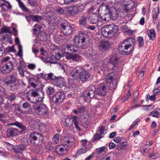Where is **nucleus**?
Segmentation results:
<instances>
[{"mask_svg": "<svg viewBox=\"0 0 160 160\" xmlns=\"http://www.w3.org/2000/svg\"><path fill=\"white\" fill-rule=\"evenodd\" d=\"M48 80H52L54 81L56 80L57 78L55 76L53 73H50L48 74Z\"/></svg>", "mask_w": 160, "mask_h": 160, "instance_id": "obj_48", "label": "nucleus"}, {"mask_svg": "<svg viewBox=\"0 0 160 160\" xmlns=\"http://www.w3.org/2000/svg\"><path fill=\"white\" fill-rule=\"evenodd\" d=\"M78 109L80 113H83L85 111V108L83 106H78Z\"/></svg>", "mask_w": 160, "mask_h": 160, "instance_id": "obj_55", "label": "nucleus"}, {"mask_svg": "<svg viewBox=\"0 0 160 160\" xmlns=\"http://www.w3.org/2000/svg\"><path fill=\"white\" fill-rule=\"evenodd\" d=\"M127 145V143L124 144H122L118 145L117 146V148L118 150H124L126 148V146Z\"/></svg>", "mask_w": 160, "mask_h": 160, "instance_id": "obj_49", "label": "nucleus"}, {"mask_svg": "<svg viewBox=\"0 0 160 160\" xmlns=\"http://www.w3.org/2000/svg\"><path fill=\"white\" fill-rule=\"evenodd\" d=\"M40 39L42 41H45L47 39V35L44 32H42L41 33Z\"/></svg>", "mask_w": 160, "mask_h": 160, "instance_id": "obj_45", "label": "nucleus"}, {"mask_svg": "<svg viewBox=\"0 0 160 160\" xmlns=\"http://www.w3.org/2000/svg\"><path fill=\"white\" fill-rule=\"evenodd\" d=\"M158 154L157 153H151L149 155V158H151L152 159H155L159 157V156L158 155Z\"/></svg>", "mask_w": 160, "mask_h": 160, "instance_id": "obj_54", "label": "nucleus"}, {"mask_svg": "<svg viewBox=\"0 0 160 160\" xmlns=\"http://www.w3.org/2000/svg\"><path fill=\"white\" fill-rule=\"evenodd\" d=\"M139 94V92L138 91H135L133 94V102H134V101H135L136 100V99L138 98V97Z\"/></svg>", "mask_w": 160, "mask_h": 160, "instance_id": "obj_57", "label": "nucleus"}, {"mask_svg": "<svg viewBox=\"0 0 160 160\" xmlns=\"http://www.w3.org/2000/svg\"><path fill=\"white\" fill-rule=\"evenodd\" d=\"M79 22L81 25H85L86 23V18L85 16L83 15L80 18Z\"/></svg>", "mask_w": 160, "mask_h": 160, "instance_id": "obj_39", "label": "nucleus"}, {"mask_svg": "<svg viewBox=\"0 0 160 160\" xmlns=\"http://www.w3.org/2000/svg\"><path fill=\"white\" fill-rule=\"evenodd\" d=\"M95 87L93 85H91L84 92V95L88 98H92L95 95Z\"/></svg>", "mask_w": 160, "mask_h": 160, "instance_id": "obj_15", "label": "nucleus"}, {"mask_svg": "<svg viewBox=\"0 0 160 160\" xmlns=\"http://www.w3.org/2000/svg\"><path fill=\"white\" fill-rule=\"evenodd\" d=\"M52 140L54 143H58L59 142V135L58 134H56L53 137Z\"/></svg>", "mask_w": 160, "mask_h": 160, "instance_id": "obj_43", "label": "nucleus"}, {"mask_svg": "<svg viewBox=\"0 0 160 160\" xmlns=\"http://www.w3.org/2000/svg\"><path fill=\"white\" fill-rule=\"evenodd\" d=\"M55 60L54 56L52 55L48 56L46 59V61L47 62L50 63H56L57 62Z\"/></svg>", "mask_w": 160, "mask_h": 160, "instance_id": "obj_27", "label": "nucleus"}, {"mask_svg": "<svg viewBox=\"0 0 160 160\" xmlns=\"http://www.w3.org/2000/svg\"><path fill=\"white\" fill-rule=\"evenodd\" d=\"M98 15L96 13H92L90 14L88 18V21L90 23L97 24L98 22Z\"/></svg>", "mask_w": 160, "mask_h": 160, "instance_id": "obj_20", "label": "nucleus"}, {"mask_svg": "<svg viewBox=\"0 0 160 160\" xmlns=\"http://www.w3.org/2000/svg\"><path fill=\"white\" fill-rule=\"evenodd\" d=\"M60 26L64 35H68L72 33V27L65 19H62L61 20Z\"/></svg>", "mask_w": 160, "mask_h": 160, "instance_id": "obj_6", "label": "nucleus"}, {"mask_svg": "<svg viewBox=\"0 0 160 160\" xmlns=\"http://www.w3.org/2000/svg\"><path fill=\"white\" fill-rule=\"evenodd\" d=\"M131 44L129 43H126L125 41L119 45L118 47V49L119 52L122 54L128 55L131 53L133 51V50H130L129 52H126L124 50H127L129 47H130Z\"/></svg>", "mask_w": 160, "mask_h": 160, "instance_id": "obj_12", "label": "nucleus"}, {"mask_svg": "<svg viewBox=\"0 0 160 160\" xmlns=\"http://www.w3.org/2000/svg\"><path fill=\"white\" fill-rule=\"evenodd\" d=\"M57 12L60 14H63L64 12V10L61 8L58 7L56 9Z\"/></svg>", "mask_w": 160, "mask_h": 160, "instance_id": "obj_61", "label": "nucleus"}, {"mask_svg": "<svg viewBox=\"0 0 160 160\" xmlns=\"http://www.w3.org/2000/svg\"><path fill=\"white\" fill-rule=\"evenodd\" d=\"M28 121L30 125L32 126L34 128L36 127L37 122L33 118L29 119L28 120Z\"/></svg>", "mask_w": 160, "mask_h": 160, "instance_id": "obj_41", "label": "nucleus"}, {"mask_svg": "<svg viewBox=\"0 0 160 160\" xmlns=\"http://www.w3.org/2000/svg\"><path fill=\"white\" fill-rule=\"evenodd\" d=\"M13 65L11 61L2 64L1 66V71L3 74L9 73L13 69Z\"/></svg>", "mask_w": 160, "mask_h": 160, "instance_id": "obj_11", "label": "nucleus"}, {"mask_svg": "<svg viewBox=\"0 0 160 160\" xmlns=\"http://www.w3.org/2000/svg\"><path fill=\"white\" fill-rule=\"evenodd\" d=\"M109 62L112 64L113 67L112 69V70L118 71V68L115 66L118 63V59L116 56H112L109 60ZM114 73H111L108 74L106 78V82L107 84H109V87L111 90H112L116 88L117 86V79L119 77V74L117 72Z\"/></svg>", "mask_w": 160, "mask_h": 160, "instance_id": "obj_1", "label": "nucleus"}, {"mask_svg": "<svg viewBox=\"0 0 160 160\" xmlns=\"http://www.w3.org/2000/svg\"><path fill=\"white\" fill-rule=\"evenodd\" d=\"M18 51V56L21 57L22 56V47L21 45H19Z\"/></svg>", "mask_w": 160, "mask_h": 160, "instance_id": "obj_52", "label": "nucleus"}, {"mask_svg": "<svg viewBox=\"0 0 160 160\" xmlns=\"http://www.w3.org/2000/svg\"><path fill=\"white\" fill-rule=\"evenodd\" d=\"M26 18H31L32 21L39 22L42 20V17L41 16L38 15H29V16L26 17Z\"/></svg>", "mask_w": 160, "mask_h": 160, "instance_id": "obj_24", "label": "nucleus"}, {"mask_svg": "<svg viewBox=\"0 0 160 160\" xmlns=\"http://www.w3.org/2000/svg\"><path fill=\"white\" fill-rule=\"evenodd\" d=\"M65 125L68 127H70L72 126L73 123L77 130L78 131L81 130V128L79 126V123L78 122V118L77 116L72 117L71 118H67L65 119Z\"/></svg>", "mask_w": 160, "mask_h": 160, "instance_id": "obj_8", "label": "nucleus"}, {"mask_svg": "<svg viewBox=\"0 0 160 160\" xmlns=\"http://www.w3.org/2000/svg\"><path fill=\"white\" fill-rule=\"evenodd\" d=\"M126 43H128L131 44L130 47H131L132 44H134L135 42V40L134 39L132 38H127L124 41Z\"/></svg>", "mask_w": 160, "mask_h": 160, "instance_id": "obj_38", "label": "nucleus"}, {"mask_svg": "<svg viewBox=\"0 0 160 160\" xmlns=\"http://www.w3.org/2000/svg\"><path fill=\"white\" fill-rule=\"evenodd\" d=\"M152 115V116L154 117H156L157 118H158L160 114L156 110L153 111V112H151V114H150V115Z\"/></svg>", "mask_w": 160, "mask_h": 160, "instance_id": "obj_44", "label": "nucleus"}, {"mask_svg": "<svg viewBox=\"0 0 160 160\" xmlns=\"http://www.w3.org/2000/svg\"><path fill=\"white\" fill-rule=\"evenodd\" d=\"M54 92V89L53 88L51 87H48L46 90V92L48 95H51L53 94Z\"/></svg>", "mask_w": 160, "mask_h": 160, "instance_id": "obj_36", "label": "nucleus"}, {"mask_svg": "<svg viewBox=\"0 0 160 160\" xmlns=\"http://www.w3.org/2000/svg\"><path fill=\"white\" fill-rule=\"evenodd\" d=\"M29 82L31 87H33L36 90L39 89V86L38 84L36 83V81L34 78H32L29 79Z\"/></svg>", "mask_w": 160, "mask_h": 160, "instance_id": "obj_26", "label": "nucleus"}, {"mask_svg": "<svg viewBox=\"0 0 160 160\" xmlns=\"http://www.w3.org/2000/svg\"><path fill=\"white\" fill-rule=\"evenodd\" d=\"M97 52L92 48H90L89 50L84 53V55L88 58H91L94 57H96Z\"/></svg>", "mask_w": 160, "mask_h": 160, "instance_id": "obj_23", "label": "nucleus"}, {"mask_svg": "<svg viewBox=\"0 0 160 160\" xmlns=\"http://www.w3.org/2000/svg\"><path fill=\"white\" fill-rule=\"evenodd\" d=\"M19 6L21 10L25 12H30V10L26 7L24 4L20 0H18Z\"/></svg>", "mask_w": 160, "mask_h": 160, "instance_id": "obj_25", "label": "nucleus"}, {"mask_svg": "<svg viewBox=\"0 0 160 160\" xmlns=\"http://www.w3.org/2000/svg\"><path fill=\"white\" fill-rule=\"evenodd\" d=\"M105 126H102L100 129L99 130V132L101 134H102L105 131Z\"/></svg>", "mask_w": 160, "mask_h": 160, "instance_id": "obj_63", "label": "nucleus"}, {"mask_svg": "<svg viewBox=\"0 0 160 160\" xmlns=\"http://www.w3.org/2000/svg\"><path fill=\"white\" fill-rule=\"evenodd\" d=\"M75 47L74 45V43L73 45L71 44H68V53L76 52L77 50L74 49Z\"/></svg>", "mask_w": 160, "mask_h": 160, "instance_id": "obj_32", "label": "nucleus"}, {"mask_svg": "<svg viewBox=\"0 0 160 160\" xmlns=\"http://www.w3.org/2000/svg\"><path fill=\"white\" fill-rule=\"evenodd\" d=\"M118 31V27L114 24L106 25L101 29V33L105 37H113Z\"/></svg>", "mask_w": 160, "mask_h": 160, "instance_id": "obj_5", "label": "nucleus"}, {"mask_svg": "<svg viewBox=\"0 0 160 160\" xmlns=\"http://www.w3.org/2000/svg\"><path fill=\"white\" fill-rule=\"evenodd\" d=\"M159 12V9L158 8H154L152 12L153 17L154 18H157Z\"/></svg>", "mask_w": 160, "mask_h": 160, "instance_id": "obj_37", "label": "nucleus"}, {"mask_svg": "<svg viewBox=\"0 0 160 160\" xmlns=\"http://www.w3.org/2000/svg\"><path fill=\"white\" fill-rule=\"evenodd\" d=\"M27 68L29 69L33 70L36 68V66L34 63H30L27 66Z\"/></svg>", "mask_w": 160, "mask_h": 160, "instance_id": "obj_51", "label": "nucleus"}, {"mask_svg": "<svg viewBox=\"0 0 160 160\" xmlns=\"http://www.w3.org/2000/svg\"><path fill=\"white\" fill-rule=\"evenodd\" d=\"M43 97L38 98L32 96H27L26 99L27 100L29 101L30 103L35 104L38 102H41L43 101Z\"/></svg>", "mask_w": 160, "mask_h": 160, "instance_id": "obj_19", "label": "nucleus"}, {"mask_svg": "<svg viewBox=\"0 0 160 160\" xmlns=\"http://www.w3.org/2000/svg\"><path fill=\"white\" fill-rule=\"evenodd\" d=\"M22 107L23 108L25 109L30 108H31L30 105L27 102H26L23 103Z\"/></svg>", "mask_w": 160, "mask_h": 160, "instance_id": "obj_58", "label": "nucleus"}, {"mask_svg": "<svg viewBox=\"0 0 160 160\" xmlns=\"http://www.w3.org/2000/svg\"><path fill=\"white\" fill-rule=\"evenodd\" d=\"M138 42L139 43V47H141L143 44L144 41L143 38L142 37H140L138 38Z\"/></svg>", "mask_w": 160, "mask_h": 160, "instance_id": "obj_46", "label": "nucleus"}, {"mask_svg": "<svg viewBox=\"0 0 160 160\" xmlns=\"http://www.w3.org/2000/svg\"><path fill=\"white\" fill-rule=\"evenodd\" d=\"M1 32L4 33H10V28L5 26L1 29Z\"/></svg>", "mask_w": 160, "mask_h": 160, "instance_id": "obj_40", "label": "nucleus"}, {"mask_svg": "<svg viewBox=\"0 0 160 160\" xmlns=\"http://www.w3.org/2000/svg\"><path fill=\"white\" fill-rule=\"evenodd\" d=\"M11 125H15L23 131L26 130V127L22 123L18 122H14L12 123Z\"/></svg>", "mask_w": 160, "mask_h": 160, "instance_id": "obj_31", "label": "nucleus"}, {"mask_svg": "<svg viewBox=\"0 0 160 160\" xmlns=\"http://www.w3.org/2000/svg\"><path fill=\"white\" fill-rule=\"evenodd\" d=\"M88 40V36L86 34L80 33L74 38V45L76 47L85 49L88 46L87 42Z\"/></svg>", "mask_w": 160, "mask_h": 160, "instance_id": "obj_4", "label": "nucleus"}, {"mask_svg": "<svg viewBox=\"0 0 160 160\" xmlns=\"http://www.w3.org/2000/svg\"><path fill=\"white\" fill-rule=\"evenodd\" d=\"M19 133V132L18 129L12 128H8L6 132V135L8 137L15 136Z\"/></svg>", "mask_w": 160, "mask_h": 160, "instance_id": "obj_16", "label": "nucleus"}, {"mask_svg": "<svg viewBox=\"0 0 160 160\" xmlns=\"http://www.w3.org/2000/svg\"><path fill=\"white\" fill-rule=\"evenodd\" d=\"M33 108L36 113L40 115H44L48 112L47 107L44 104L35 105L33 106Z\"/></svg>", "mask_w": 160, "mask_h": 160, "instance_id": "obj_9", "label": "nucleus"}, {"mask_svg": "<svg viewBox=\"0 0 160 160\" xmlns=\"http://www.w3.org/2000/svg\"><path fill=\"white\" fill-rule=\"evenodd\" d=\"M80 57L77 54H72V59L75 61H78L80 59Z\"/></svg>", "mask_w": 160, "mask_h": 160, "instance_id": "obj_50", "label": "nucleus"}, {"mask_svg": "<svg viewBox=\"0 0 160 160\" xmlns=\"http://www.w3.org/2000/svg\"><path fill=\"white\" fill-rule=\"evenodd\" d=\"M17 69L20 75L22 77L24 76V71L21 66H18Z\"/></svg>", "mask_w": 160, "mask_h": 160, "instance_id": "obj_42", "label": "nucleus"}, {"mask_svg": "<svg viewBox=\"0 0 160 160\" xmlns=\"http://www.w3.org/2000/svg\"><path fill=\"white\" fill-rule=\"evenodd\" d=\"M101 45L102 49L105 50H107L110 46L109 42L107 41L102 42Z\"/></svg>", "mask_w": 160, "mask_h": 160, "instance_id": "obj_29", "label": "nucleus"}, {"mask_svg": "<svg viewBox=\"0 0 160 160\" xmlns=\"http://www.w3.org/2000/svg\"><path fill=\"white\" fill-rule=\"evenodd\" d=\"M30 142H32L38 145V143L42 142L43 138L41 134L38 132H34L31 133L29 136Z\"/></svg>", "mask_w": 160, "mask_h": 160, "instance_id": "obj_10", "label": "nucleus"}, {"mask_svg": "<svg viewBox=\"0 0 160 160\" xmlns=\"http://www.w3.org/2000/svg\"><path fill=\"white\" fill-rule=\"evenodd\" d=\"M41 77H42L43 79L47 80H48V74H44V73H42L40 74Z\"/></svg>", "mask_w": 160, "mask_h": 160, "instance_id": "obj_60", "label": "nucleus"}, {"mask_svg": "<svg viewBox=\"0 0 160 160\" xmlns=\"http://www.w3.org/2000/svg\"><path fill=\"white\" fill-rule=\"evenodd\" d=\"M55 82L56 86L60 88L65 86L66 84L64 79L62 77H57Z\"/></svg>", "mask_w": 160, "mask_h": 160, "instance_id": "obj_21", "label": "nucleus"}, {"mask_svg": "<svg viewBox=\"0 0 160 160\" xmlns=\"http://www.w3.org/2000/svg\"><path fill=\"white\" fill-rule=\"evenodd\" d=\"M26 149V147L23 145H19L14 148V150L16 153H18L21 151H24Z\"/></svg>", "mask_w": 160, "mask_h": 160, "instance_id": "obj_28", "label": "nucleus"}, {"mask_svg": "<svg viewBox=\"0 0 160 160\" xmlns=\"http://www.w3.org/2000/svg\"><path fill=\"white\" fill-rule=\"evenodd\" d=\"M11 108L13 109L15 114L18 116H20V114L18 113H22V111L20 107L18 104L16 103L12 104L11 106Z\"/></svg>", "mask_w": 160, "mask_h": 160, "instance_id": "obj_22", "label": "nucleus"}, {"mask_svg": "<svg viewBox=\"0 0 160 160\" xmlns=\"http://www.w3.org/2000/svg\"><path fill=\"white\" fill-rule=\"evenodd\" d=\"M97 93L100 96L103 97L106 93V86L105 84H101L98 88Z\"/></svg>", "mask_w": 160, "mask_h": 160, "instance_id": "obj_17", "label": "nucleus"}, {"mask_svg": "<svg viewBox=\"0 0 160 160\" xmlns=\"http://www.w3.org/2000/svg\"><path fill=\"white\" fill-rule=\"evenodd\" d=\"M62 50L64 52L68 53V45H63L62 47Z\"/></svg>", "mask_w": 160, "mask_h": 160, "instance_id": "obj_59", "label": "nucleus"}, {"mask_svg": "<svg viewBox=\"0 0 160 160\" xmlns=\"http://www.w3.org/2000/svg\"><path fill=\"white\" fill-rule=\"evenodd\" d=\"M34 97L38 98L41 97L39 95V93L37 91L35 90H32L31 92V95Z\"/></svg>", "mask_w": 160, "mask_h": 160, "instance_id": "obj_47", "label": "nucleus"}, {"mask_svg": "<svg viewBox=\"0 0 160 160\" xmlns=\"http://www.w3.org/2000/svg\"><path fill=\"white\" fill-rule=\"evenodd\" d=\"M81 123L83 127L86 128H88L90 125L89 121L86 118L82 120Z\"/></svg>", "mask_w": 160, "mask_h": 160, "instance_id": "obj_33", "label": "nucleus"}, {"mask_svg": "<svg viewBox=\"0 0 160 160\" xmlns=\"http://www.w3.org/2000/svg\"><path fill=\"white\" fill-rule=\"evenodd\" d=\"M4 52V48L2 44H0V57L2 56Z\"/></svg>", "mask_w": 160, "mask_h": 160, "instance_id": "obj_56", "label": "nucleus"}, {"mask_svg": "<svg viewBox=\"0 0 160 160\" xmlns=\"http://www.w3.org/2000/svg\"><path fill=\"white\" fill-rule=\"evenodd\" d=\"M147 34L151 39H154L155 37V31L154 30L152 29L148 30V31Z\"/></svg>", "mask_w": 160, "mask_h": 160, "instance_id": "obj_34", "label": "nucleus"}, {"mask_svg": "<svg viewBox=\"0 0 160 160\" xmlns=\"http://www.w3.org/2000/svg\"><path fill=\"white\" fill-rule=\"evenodd\" d=\"M1 7L3 10L5 11L11 8V6L8 2H6L5 3L2 4Z\"/></svg>", "mask_w": 160, "mask_h": 160, "instance_id": "obj_30", "label": "nucleus"}, {"mask_svg": "<svg viewBox=\"0 0 160 160\" xmlns=\"http://www.w3.org/2000/svg\"><path fill=\"white\" fill-rule=\"evenodd\" d=\"M100 134H96L94 135L93 137V139L97 141L100 139L102 138V135Z\"/></svg>", "mask_w": 160, "mask_h": 160, "instance_id": "obj_53", "label": "nucleus"}, {"mask_svg": "<svg viewBox=\"0 0 160 160\" xmlns=\"http://www.w3.org/2000/svg\"><path fill=\"white\" fill-rule=\"evenodd\" d=\"M70 75L73 79L80 80L84 82L86 81L90 77V74L84 69L81 68H77L76 70H73L70 73Z\"/></svg>", "mask_w": 160, "mask_h": 160, "instance_id": "obj_3", "label": "nucleus"}, {"mask_svg": "<svg viewBox=\"0 0 160 160\" xmlns=\"http://www.w3.org/2000/svg\"><path fill=\"white\" fill-rule=\"evenodd\" d=\"M106 150H107V148L103 146L97 148L96 150V153L97 154H99L102 152H105Z\"/></svg>", "mask_w": 160, "mask_h": 160, "instance_id": "obj_35", "label": "nucleus"}, {"mask_svg": "<svg viewBox=\"0 0 160 160\" xmlns=\"http://www.w3.org/2000/svg\"><path fill=\"white\" fill-rule=\"evenodd\" d=\"M17 80V79L15 76L10 75L7 76L4 82V84L7 85H9L14 83Z\"/></svg>", "mask_w": 160, "mask_h": 160, "instance_id": "obj_18", "label": "nucleus"}, {"mask_svg": "<svg viewBox=\"0 0 160 160\" xmlns=\"http://www.w3.org/2000/svg\"><path fill=\"white\" fill-rule=\"evenodd\" d=\"M62 142L63 145L71 147L75 144V140L72 137H66L62 139Z\"/></svg>", "mask_w": 160, "mask_h": 160, "instance_id": "obj_14", "label": "nucleus"}, {"mask_svg": "<svg viewBox=\"0 0 160 160\" xmlns=\"http://www.w3.org/2000/svg\"><path fill=\"white\" fill-rule=\"evenodd\" d=\"M65 98L64 93L62 92H56L53 96L52 100L54 102L58 104L62 102Z\"/></svg>", "mask_w": 160, "mask_h": 160, "instance_id": "obj_13", "label": "nucleus"}, {"mask_svg": "<svg viewBox=\"0 0 160 160\" xmlns=\"http://www.w3.org/2000/svg\"><path fill=\"white\" fill-rule=\"evenodd\" d=\"M98 11L102 12L103 15L102 16V20L106 22L110 21L111 19L116 20L118 17V11L114 7L108 5H102L99 7Z\"/></svg>", "mask_w": 160, "mask_h": 160, "instance_id": "obj_2", "label": "nucleus"}, {"mask_svg": "<svg viewBox=\"0 0 160 160\" xmlns=\"http://www.w3.org/2000/svg\"><path fill=\"white\" fill-rule=\"evenodd\" d=\"M116 146V144L112 142H110L108 145V147L110 149H113L115 148Z\"/></svg>", "mask_w": 160, "mask_h": 160, "instance_id": "obj_62", "label": "nucleus"}, {"mask_svg": "<svg viewBox=\"0 0 160 160\" xmlns=\"http://www.w3.org/2000/svg\"><path fill=\"white\" fill-rule=\"evenodd\" d=\"M111 154L107 155L102 159V160H111Z\"/></svg>", "mask_w": 160, "mask_h": 160, "instance_id": "obj_64", "label": "nucleus"}, {"mask_svg": "<svg viewBox=\"0 0 160 160\" xmlns=\"http://www.w3.org/2000/svg\"><path fill=\"white\" fill-rule=\"evenodd\" d=\"M84 7L82 3H79L67 8L68 13L71 16H74L78 14L80 10H83Z\"/></svg>", "mask_w": 160, "mask_h": 160, "instance_id": "obj_7", "label": "nucleus"}]
</instances>
